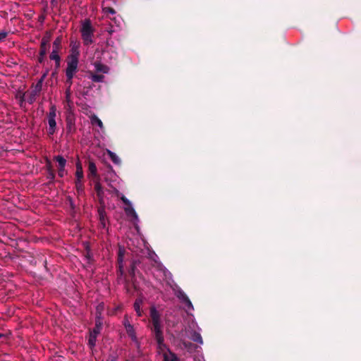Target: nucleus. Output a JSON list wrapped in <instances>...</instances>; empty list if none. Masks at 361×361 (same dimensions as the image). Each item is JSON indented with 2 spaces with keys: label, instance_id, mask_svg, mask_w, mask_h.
<instances>
[{
  "label": "nucleus",
  "instance_id": "obj_11",
  "mask_svg": "<svg viewBox=\"0 0 361 361\" xmlns=\"http://www.w3.org/2000/svg\"><path fill=\"white\" fill-rule=\"evenodd\" d=\"M50 59L55 61L56 67L60 66L61 58L59 55V51L56 49H53L50 54Z\"/></svg>",
  "mask_w": 361,
  "mask_h": 361
},
{
  "label": "nucleus",
  "instance_id": "obj_21",
  "mask_svg": "<svg viewBox=\"0 0 361 361\" xmlns=\"http://www.w3.org/2000/svg\"><path fill=\"white\" fill-rule=\"evenodd\" d=\"M89 172L90 175L95 176L97 175V167L93 162L89 164Z\"/></svg>",
  "mask_w": 361,
  "mask_h": 361
},
{
  "label": "nucleus",
  "instance_id": "obj_10",
  "mask_svg": "<svg viewBox=\"0 0 361 361\" xmlns=\"http://www.w3.org/2000/svg\"><path fill=\"white\" fill-rule=\"evenodd\" d=\"M94 66L97 73H108L109 71V68L100 62L94 63Z\"/></svg>",
  "mask_w": 361,
  "mask_h": 361
},
{
  "label": "nucleus",
  "instance_id": "obj_3",
  "mask_svg": "<svg viewBox=\"0 0 361 361\" xmlns=\"http://www.w3.org/2000/svg\"><path fill=\"white\" fill-rule=\"evenodd\" d=\"M121 200L123 202V203L126 204L124 210L126 215L129 218H131L132 221L134 223L135 227L137 228V224L139 221V219L137 213L135 212L134 208L133 207L131 202L125 196H122Z\"/></svg>",
  "mask_w": 361,
  "mask_h": 361
},
{
  "label": "nucleus",
  "instance_id": "obj_28",
  "mask_svg": "<svg viewBox=\"0 0 361 361\" xmlns=\"http://www.w3.org/2000/svg\"><path fill=\"white\" fill-rule=\"evenodd\" d=\"M103 10L106 13L114 14L116 13L113 8L109 7L104 8Z\"/></svg>",
  "mask_w": 361,
  "mask_h": 361
},
{
  "label": "nucleus",
  "instance_id": "obj_22",
  "mask_svg": "<svg viewBox=\"0 0 361 361\" xmlns=\"http://www.w3.org/2000/svg\"><path fill=\"white\" fill-rule=\"evenodd\" d=\"M97 336L95 334H90L89 340H88V344L91 348L94 347L96 343Z\"/></svg>",
  "mask_w": 361,
  "mask_h": 361
},
{
  "label": "nucleus",
  "instance_id": "obj_19",
  "mask_svg": "<svg viewBox=\"0 0 361 361\" xmlns=\"http://www.w3.org/2000/svg\"><path fill=\"white\" fill-rule=\"evenodd\" d=\"M54 159L58 162L59 167H65L66 164V160L61 156L59 155L54 157Z\"/></svg>",
  "mask_w": 361,
  "mask_h": 361
},
{
  "label": "nucleus",
  "instance_id": "obj_15",
  "mask_svg": "<svg viewBox=\"0 0 361 361\" xmlns=\"http://www.w3.org/2000/svg\"><path fill=\"white\" fill-rule=\"evenodd\" d=\"M125 249L123 247H120L118 250V264H119V270L121 272H122V267H123V256H124Z\"/></svg>",
  "mask_w": 361,
  "mask_h": 361
},
{
  "label": "nucleus",
  "instance_id": "obj_18",
  "mask_svg": "<svg viewBox=\"0 0 361 361\" xmlns=\"http://www.w3.org/2000/svg\"><path fill=\"white\" fill-rule=\"evenodd\" d=\"M45 76L46 75H44L42 77V78L38 81V82L36 84L35 89L33 90L35 94H37L41 90L42 86V82H43Z\"/></svg>",
  "mask_w": 361,
  "mask_h": 361
},
{
  "label": "nucleus",
  "instance_id": "obj_30",
  "mask_svg": "<svg viewBox=\"0 0 361 361\" xmlns=\"http://www.w3.org/2000/svg\"><path fill=\"white\" fill-rule=\"evenodd\" d=\"M128 324H130V322L128 321V319H126L124 320V322H123V325H124V326H125V328H126V329L127 328V325H128Z\"/></svg>",
  "mask_w": 361,
  "mask_h": 361
},
{
  "label": "nucleus",
  "instance_id": "obj_25",
  "mask_svg": "<svg viewBox=\"0 0 361 361\" xmlns=\"http://www.w3.org/2000/svg\"><path fill=\"white\" fill-rule=\"evenodd\" d=\"M46 42L42 41L41 44V50H40V55L42 56H44L46 54Z\"/></svg>",
  "mask_w": 361,
  "mask_h": 361
},
{
  "label": "nucleus",
  "instance_id": "obj_20",
  "mask_svg": "<svg viewBox=\"0 0 361 361\" xmlns=\"http://www.w3.org/2000/svg\"><path fill=\"white\" fill-rule=\"evenodd\" d=\"M90 78L92 81L99 82L103 81L104 76L102 75L91 73Z\"/></svg>",
  "mask_w": 361,
  "mask_h": 361
},
{
  "label": "nucleus",
  "instance_id": "obj_5",
  "mask_svg": "<svg viewBox=\"0 0 361 361\" xmlns=\"http://www.w3.org/2000/svg\"><path fill=\"white\" fill-rule=\"evenodd\" d=\"M81 32L84 43L85 44L92 43V29L90 20H86L82 23Z\"/></svg>",
  "mask_w": 361,
  "mask_h": 361
},
{
  "label": "nucleus",
  "instance_id": "obj_32",
  "mask_svg": "<svg viewBox=\"0 0 361 361\" xmlns=\"http://www.w3.org/2000/svg\"><path fill=\"white\" fill-rule=\"evenodd\" d=\"M43 57H44V56H42L40 55V57H39V62H42V60H43Z\"/></svg>",
  "mask_w": 361,
  "mask_h": 361
},
{
  "label": "nucleus",
  "instance_id": "obj_23",
  "mask_svg": "<svg viewBox=\"0 0 361 361\" xmlns=\"http://www.w3.org/2000/svg\"><path fill=\"white\" fill-rule=\"evenodd\" d=\"M75 187L78 192H82L83 191V185L82 183V179H76Z\"/></svg>",
  "mask_w": 361,
  "mask_h": 361
},
{
  "label": "nucleus",
  "instance_id": "obj_4",
  "mask_svg": "<svg viewBox=\"0 0 361 361\" xmlns=\"http://www.w3.org/2000/svg\"><path fill=\"white\" fill-rule=\"evenodd\" d=\"M200 330L201 329L197 326V323L192 322L189 326V329L186 331V333L190 339L202 345L203 340L200 334Z\"/></svg>",
  "mask_w": 361,
  "mask_h": 361
},
{
  "label": "nucleus",
  "instance_id": "obj_2",
  "mask_svg": "<svg viewBox=\"0 0 361 361\" xmlns=\"http://www.w3.org/2000/svg\"><path fill=\"white\" fill-rule=\"evenodd\" d=\"M79 51L75 49L72 50L71 54L68 56L67 61V68L66 70V75L67 78L66 83L68 84V87L66 91L67 97L69 94V90L72 85V79L77 71L78 64Z\"/></svg>",
  "mask_w": 361,
  "mask_h": 361
},
{
  "label": "nucleus",
  "instance_id": "obj_24",
  "mask_svg": "<svg viewBox=\"0 0 361 361\" xmlns=\"http://www.w3.org/2000/svg\"><path fill=\"white\" fill-rule=\"evenodd\" d=\"M61 38H59V37L56 38L53 44V47H54L53 49H56L59 51L60 46H61Z\"/></svg>",
  "mask_w": 361,
  "mask_h": 361
},
{
  "label": "nucleus",
  "instance_id": "obj_8",
  "mask_svg": "<svg viewBox=\"0 0 361 361\" xmlns=\"http://www.w3.org/2000/svg\"><path fill=\"white\" fill-rule=\"evenodd\" d=\"M105 203L104 204H101V207L98 209V214L99 217V221L102 227L104 228L106 226V212L104 209Z\"/></svg>",
  "mask_w": 361,
  "mask_h": 361
},
{
  "label": "nucleus",
  "instance_id": "obj_1",
  "mask_svg": "<svg viewBox=\"0 0 361 361\" xmlns=\"http://www.w3.org/2000/svg\"><path fill=\"white\" fill-rule=\"evenodd\" d=\"M150 317L152 331L157 342V351L159 354L162 355L164 357L163 361H178L175 354L172 353L164 343V325L161 319V314L154 307L150 308Z\"/></svg>",
  "mask_w": 361,
  "mask_h": 361
},
{
  "label": "nucleus",
  "instance_id": "obj_33",
  "mask_svg": "<svg viewBox=\"0 0 361 361\" xmlns=\"http://www.w3.org/2000/svg\"><path fill=\"white\" fill-rule=\"evenodd\" d=\"M4 335L0 334V338H1Z\"/></svg>",
  "mask_w": 361,
  "mask_h": 361
},
{
  "label": "nucleus",
  "instance_id": "obj_6",
  "mask_svg": "<svg viewBox=\"0 0 361 361\" xmlns=\"http://www.w3.org/2000/svg\"><path fill=\"white\" fill-rule=\"evenodd\" d=\"M56 108L54 105H51L49 109V112L48 114V133L49 135H53L56 129Z\"/></svg>",
  "mask_w": 361,
  "mask_h": 361
},
{
  "label": "nucleus",
  "instance_id": "obj_31",
  "mask_svg": "<svg viewBox=\"0 0 361 361\" xmlns=\"http://www.w3.org/2000/svg\"><path fill=\"white\" fill-rule=\"evenodd\" d=\"M103 308H104V304H100V305H99L97 306V310H98V311H100V310H102Z\"/></svg>",
  "mask_w": 361,
  "mask_h": 361
},
{
  "label": "nucleus",
  "instance_id": "obj_9",
  "mask_svg": "<svg viewBox=\"0 0 361 361\" xmlns=\"http://www.w3.org/2000/svg\"><path fill=\"white\" fill-rule=\"evenodd\" d=\"M94 189L97 192V197L99 198L100 204H104V200L103 197L104 192H103L102 188L101 186V184L98 181H97L95 183Z\"/></svg>",
  "mask_w": 361,
  "mask_h": 361
},
{
  "label": "nucleus",
  "instance_id": "obj_13",
  "mask_svg": "<svg viewBox=\"0 0 361 361\" xmlns=\"http://www.w3.org/2000/svg\"><path fill=\"white\" fill-rule=\"evenodd\" d=\"M142 304V299L137 298L134 303V309L138 316L142 315L141 306Z\"/></svg>",
  "mask_w": 361,
  "mask_h": 361
},
{
  "label": "nucleus",
  "instance_id": "obj_17",
  "mask_svg": "<svg viewBox=\"0 0 361 361\" xmlns=\"http://www.w3.org/2000/svg\"><path fill=\"white\" fill-rule=\"evenodd\" d=\"M128 336L135 341H136V336L133 326L131 324H128L126 329Z\"/></svg>",
  "mask_w": 361,
  "mask_h": 361
},
{
  "label": "nucleus",
  "instance_id": "obj_7",
  "mask_svg": "<svg viewBox=\"0 0 361 361\" xmlns=\"http://www.w3.org/2000/svg\"><path fill=\"white\" fill-rule=\"evenodd\" d=\"M176 296L183 302L185 303L187 307H188V310H187V312L189 311V310H192L193 306L192 305L191 301L189 300V298L187 297V295L185 294L183 291L181 290H179L176 292Z\"/></svg>",
  "mask_w": 361,
  "mask_h": 361
},
{
  "label": "nucleus",
  "instance_id": "obj_26",
  "mask_svg": "<svg viewBox=\"0 0 361 361\" xmlns=\"http://www.w3.org/2000/svg\"><path fill=\"white\" fill-rule=\"evenodd\" d=\"M100 327L97 324L96 327L90 332V334H95L96 336L99 334Z\"/></svg>",
  "mask_w": 361,
  "mask_h": 361
},
{
  "label": "nucleus",
  "instance_id": "obj_16",
  "mask_svg": "<svg viewBox=\"0 0 361 361\" xmlns=\"http://www.w3.org/2000/svg\"><path fill=\"white\" fill-rule=\"evenodd\" d=\"M92 124L97 125L102 131H104V126L102 121L95 115H93L90 118Z\"/></svg>",
  "mask_w": 361,
  "mask_h": 361
},
{
  "label": "nucleus",
  "instance_id": "obj_29",
  "mask_svg": "<svg viewBox=\"0 0 361 361\" xmlns=\"http://www.w3.org/2000/svg\"><path fill=\"white\" fill-rule=\"evenodd\" d=\"M6 35L5 32H0V40L4 39L6 37Z\"/></svg>",
  "mask_w": 361,
  "mask_h": 361
},
{
  "label": "nucleus",
  "instance_id": "obj_27",
  "mask_svg": "<svg viewBox=\"0 0 361 361\" xmlns=\"http://www.w3.org/2000/svg\"><path fill=\"white\" fill-rule=\"evenodd\" d=\"M66 170H65V167H59V176L60 177H63L65 175H66Z\"/></svg>",
  "mask_w": 361,
  "mask_h": 361
},
{
  "label": "nucleus",
  "instance_id": "obj_12",
  "mask_svg": "<svg viewBox=\"0 0 361 361\" xmlns=\"http://www.w3.org/2000/svg\"><path fill=\"white\" fill-rule=\"evenodd\" d=\"M75 176H76V179H82L83 178V171H82V164L79 161L76 163Z\"/></svg>",
  "mask_w": 361,
  "mask_h": 361
},
{
  "label": "nucleus",
  "instance_id": "obj_14",
  "mask_svg": "<svg viewBox=\"0 0 361 361\" xmlns=\"http://www.w3.org/2000/svg\"><path fill=\"white\" fill-rule=\"evenodd\" d=\"M106 152H107L108 155L109 156V157L111 158V159L112 160V161L114 164H121V159H120V158L118 157V156L116 153L111 152L109 149H107Z\"/></svg>",
  "mask_w": 361,
  "mask_h": 361
}]
</instances>
